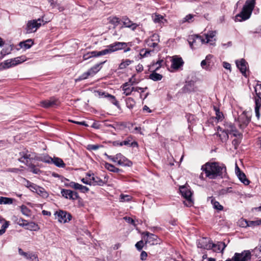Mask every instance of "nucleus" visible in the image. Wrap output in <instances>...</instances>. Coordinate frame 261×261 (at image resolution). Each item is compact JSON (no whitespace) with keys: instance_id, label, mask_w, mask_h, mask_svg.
<instances>
[{"instance_id":"1","label":"nucleus","mask_w":261,"mask_h":261,"mask_svg":"<svg viewBox=\"0 0 261 261\" xmlns=\"http://www.w3.org/2000/svg\"><path fill=\"white\" fill-rule=\"evenodd\" d=\"M201 170L204 172L205 176L210 179L223 178L226 173V167L223 164L220 165L216 162L206 163L202 166Z\"/></svg>"},{"instance_id":"2","label":"nucleus","mask_w":261,"mask_h":261,"mask_svg":"<svg viewBox=\"0 0 261 261\" xmlns=\"http://www.w3.org/2000/svg\"><path fill=\"white\" fill-rule=\"evenodd\" d=\"M256 0H247L241 12L235 16V21H242L248 19L255 7Z\"/></svg>"},{"instance_id":"3","label":"nucleus","mask_w":261,"mask_h":261,"mask_svg":"<svg viewBox=\"0 0 261 261\" xmlns=\"http://www.w3.org/2000/svg\"><path fill=\"white\" fill-rule=\"evenodd\" d=\"M49 21L50 20L48 19L44 20V16L38 19L29 21L25 28L26 33L30 34L35 32L37 29L41 26L42 23L43 24H44Z\"/></svg>"},{"instance_id":"4","label":"nucleus","mask_w":261,"mask_h":261,"mask_svg":"<svg viewBox=\"0 0 261 261\" xmlns=\"http://www.w3.org/2000/svg\"><path fill=\"white\" fill-rule=\"evenodd\" d=\"M204 38L198 35H193L189 36L188 39L189 45L193 50L200 47L201 45L205 43Z\"/></svg>"},{"instance_id":"5","label":"nucleus","mask_w":261,"mask_h":261,"mask_svg":"<svg viewBox=\"0 0 261 261\" xmlns=\"http://www.w3.org/2000/svg\"><path fill=\"white\" fill-rule=\"evenodd\" d=\"M251 121V116L246 111L243 112L238 117V122L240 129L245 128Z\"/></svg>"},{"instance_id":"6","label":"nucleus","mask_w":261,"mask_h":261,"mask_svg":"<svg viewBox=\"0 0 261 261\" xmlns=\"http://www.w3.org/2000/svg\"><path fill=\"white\" fill-rule=\"evenodd\" d=\"M21 157L18 159L19 161L24 163L26 165L30 164L29 162L35 159V154L28 150H23L19 153Z\"/></svg>"},{"instance_id":"7","label":"nucleus","mask_w":261,"mask_h":261,"mask_svg":"<svg viewBox=\"0 0 261 261\" xmlns=\"http://www.w3.org/2000/svg\"><path fill=\"white\" fill-rule=\"evenodd\" d=\"M121 88L123 90V94L125 96L130 95L133 91L138 92V89H142V92H144L147 87L141 88L139 87H134L130 86L129 83H125L121 86Z\"/></svg>"},{"instance_id":"8","label":"nucleus","mask_w":261,"mask_h":261,"mask_svg":"<svg viewBox=\"0 0 261 261\" xmlns=\"http://www.w3.org/2000/svg\"><path fill=\"white\" fill-rule=\"evenodd\" d=\"M251 258V252L249 250H245L241 253H235L233 256V261H250Z\"/></svg>"},{"instance_id":"9","label":"nucleus","mask_w":261,"mask_h":261,"mask_svg":"<svg viewBox=\"0 0 261 261\" xmlns=\"http://www.w3.org/2000/svg\"><path fill=\"white\" fill-rule=\"evenodd\" d=\"M180 192L182 196L187 200V203L186 205L190 206L192 205V192L191 191L185 186H181L179 188Z\"/></svg>"},{"instance_id":"10","label":"nucleus","mask_w":261,"mask_h":261,"mask_svg":"<svg viewBox=\"0 0 261 261\" xmlns=\"http://www.w3.org/2000/svg\"><path fill=\"white\" fill-rule=\"evenodd\" d=\"M145 237L144 240L145 244L148 243L151 245H154L160 244L161 243V240L158 237L153 233H151L149 232H146L145 233Z\"/></svg>"},{"instance_id":"11","label":"nucleus","mask_w":261,"mask_h":261,"mask_svg":"<svg viewBox=\"0 0 261 261\" xmlns=\"http://www.w3.org/2000/svg\"><path fill=\"white\" fill-rule=\"evenodd\" d=\"M55 215H57V218L61 223L67 222L71 219V216L69 213L61 210L56 212Z\"/></svg>"},{"instance_id":"12","label":"nucleus","mask_w":261,"mask_h":261,"mask_svg":"<svg viewBox=\"0 0 261 261\" xmlns=\"http://www.w3.org/2000/svg\"><path fill=\"white\" fill-rule=\"evenodd\" d=\"M197 245L198 248L210 250L213 248L214 245L206 238H202L197 242Z\"/></svg>"},{"instance_id":"13","label":"nucleus","mask_w":261,"mask_h":261,"mask_svg":"<svg viewBox=\"0 0 261 261\" xmlns=\"http://www.w3.org/2000/svg\"><path fill=\"white\" fill-rule=\"evenodd\" d=\"M223 130L229 134H232L234 137L239 136L241 135L236 126L231 122H226L224 124V129Z\"/></svg>"},{"instance_id":"14","label":"nucleus","mask_w":261,"mask_h":261,"mask_svg":"<svg viewBox=\"0 0 261 261\" xmlns=\"http://www.w3.org/2000/svg\"><path fill=\"white\" fill-rule=\"evenodd\" d=\"M61 193L63 197L65 198H69L72 200H76L79 198L78 193L76 192L72 191L70 190L62 189Z\"/></svg>"},{"instance_id":"15","label":"nucleus","mask_w":261,"mask_h":261,"mask_svg":"<svg viewBox=\"0 0 261 261\" xmlns=\"http://www.w3.org/2000/svg\"><path fill=\"white\" fill-rule=\"evenodd\" d=\"M116 159L117 160V164L119 165L122 166L130 167L133 165V163L127 159L126 157L123 156L121 153H117L116 154Z\"/></svg>"},{"instance_id":"16","label":"nucleus","mask_w":261,"mask_h":261,"mask_svg":"<svg viewBox=\"0 0 261 261\" xmlns=\"http://www.w3.org/2000/svg\"><path fill=\"white\" fill-rule=\"evenodd\" d=\"M25 61L24 57H18L11 60H7L5 61L4 65L7 68H9L12 66L16 65Z\"/></svg>"},{"instance_id":"17","label":"nucleus","mask_w":261,"mask_h":261,"mask_svg":"<svg viewBox=\"0 0 261 261\" xmlns=\"http://www.w3.org/2000/svg\"><path fill=\"white\" fill-rule=\"evenodd\" d=\"M121 21L126 28L130 29L132 31H135L139 25L136 23L133 22L127 17L123 16L121 19Z\"/></svg>"},{"instance_id":"18","label":"nucleus","mask_w":261,"mask_h":261,"mask_svg":"<svg viewBox=\"0 0 261 261\" xmlns=\"http://www.w3.org/2000/svg\"><path fill=\"white\" fill-rule=\"evenodd\" d=\"M58 105V100L55 97H51L49 99L42 101L41 105L42 107L48 108Z\"/></svg>"},{"instance_id":"19","label":"nucleus","mask_w":261,"mask_h":261,"mask_svg":"<svg viewBox=\"0 0 261 261\" xmlns=\"http://www.w3.org/2000/svg\"><path fill=\"white\" fill-rule=\"evenodd\" d=\"M237 67L239 69L241 73L246 75V72L247 69L248 64L244 59L240 60H237L236 62Z\"/></svg>"},{"instance_id":"20","label":"nucleus","mask_w":261,"mask_h":261,"mask_svg":"<svg viewBox=\"0 0 261 261\" xmlns=\"http://www.w3.org/2000/svg\"><path fill=\"white\" fill-rule=\"evenodd\" d=\"M65 186L71 187L76 190H80L83 193L87 192L89 190V189L88 187L73 181L70 182L69 184H66Z\"/></svg>"},{"instance_id":"21","label":"nucleus","mask_w":261,"mask_h":261,"mask_svg":"<svg viewBox=\"0 0 261 261\" xmlns=\"http://www.w3.org/2000/svg\"><path fill=\"white\" fill-rule=\"evenodd\" d=\"M91 185L102 186L107 184V180L103 181L100 177L92 174V176L90 178Z\"/></svg>"},{"instance_id":"22","label":"nucleus","mask_w":261,"mask_h":261,"mask_svg":"<svg viewBox=\"0 0 261 261\" xmlns=\"http://www.w3.org/2000/svg\"><path fill=\"white\" fill-rule=\"evenodd\" d=\"M103 55V50L101 51H92L85 54L83 56V59L84 60H86L92 57H97Z\"/></svg>"},{"instance_id":"23","label":"nucleus","mask_w":261,"mask_h":261,"mask_svg":"<svg viewBox=\"0 0 261 261\" xmlns=\"http://www.w3.org/2000/svg\"><path fill=\"white\" fill-rule=\"evenodd\" d=\"M213 58V56L211 55H208L206 56L205 59L203 60L201 62V66L204 69L206 70H211V59Z\"/></svg>"},{"instance_id":"24","label":"nucleus","mask_w":261,"mask_h":261,"mask_svg":"<svg viewBox=\"0 0 261 261\" xmlns=\"http://www.w3.org/2000/svg\"><path fill=\"white\" fill-rule=\"evenodd\" d=\"M106 61L100 62L97 64L89 69L88 71L91 77L93 76L96 73H97L101 68V65L103 64Z\"/></svg>"},{"instance_id":"25","label":"nucleus","mask_w":261,"mask_h":261,"mask_svg":"<svg viewBox=\"0 0 261 261\" xmlns=\"http://www.w3.org/2000/svg\"><path fill=\"white\" fill-rule=\"evenodd\" d=\"M212 245H214V246H213V248L212 249H213L215 252H222L226 247L225 243L222 242H219L217 244L212 243Z\"/></svg>"},{"instance_id":"26","label":"nucleus","mask_w":261,"mask_h":261,"mask_svg":"<svg viewBox=\"0 0 261 261\" xmlns=\"http://www.w3.org/2000/svg\"><path fill=\"white\" fill-rule=\"evenodd\" d=\"M184 64L181 58H173L172 60L171 67L175 69H178Z\"/></svg>"},{"instance_id":"27","label":"nucleus","mask_w":261,"mask_h":261,"mask_svg":"<svg viewBox=\"0 0 261 261\" xmlns=\"http://www.w3.org/2000/svg\"><path fill=\"white\" fill-rule=\"evenodd\" d=\"M132 140V137L131 136H129L128 137H127V138L125 140L120 142L119 146H122L123 145H126V146H132V147L138 146V143L137 142L134 141V142L130 143Z\"/></svg>"},{"instance_id":"28","label":"nucleus","mask_w":261,"mask_h":261,"mask_svg":"<svg viewBox=\"0 0 261 261\" xmlns=\"http://www.w3.org/2000/svg\"><path fill=\"white\" fill-rule=\"evenodd\" d=\"M51 162L54 164L56 166L60 168H64L65 167V164L63 161L59 158H50Z\"/></svg>"},{"instance_id":"29","label":"nucleus","mask_w":261,"mask_h":261,"mask_svg":"<svg viewBox=\"0 0 261 261\" xmlns=\"http://www.w3.org/2000/svg\"><path fill=\"white\" fill-rule=\"evenodd\" d=\"M33 44L34 42L33 40L29 39L24 41L20 42L19 46L21 48L29 49L33 45Z\"/></svg>"},{"instance_id":"30","label":"nucleus","mask_w":261,"mask_h":261,"mask_svg":"<svg viewBox=\"0 0 261 261\" xmlns=\"http://www.w3.org/2000/svg\"><path fill=\"white\" fill-rule=\"evenodd\" d=\"M25 229L31 230V231H38L39 230L40 228L37 224L34 222H28L27 224V226L25 227Z\"/></svg>"},{"instance_id":"31","label":"nucleus","mask_w":261,"mask_h":261,"mask_svg":"<svg viewBox=\"0 0 261 261\" xmlns=\"http://www.w3.org/2000/svg\"><path fill=\"white\" fill-rule=\"evenodd\" d=\"M216 34V31H210L208 33L205 34V43H211L212 39L215 36Z\"/></svg>"},{"instance_id":"32","label":"nucleus","mask_w":261,"mask_h":261,"mask_svg":"<svg viewBox=\"0 0 261 261\" xmlns=\"http://www.w3.org/2000/svg\"><path fill=\"white\" fill-rule=\"evenodd\" d=\"M210 199H211V203L213 205V207L215 209L219 210V211H222L223 209V206L220 204V203L215 200V198L213 197H209Z\"/></svg>"},{"instance_id":"33","label":"nucleus","mask_w":261,"mask_h":261,"mask_svg":"<svg viewBox=\"0 0 261 261\" xmlns=\"http://www.w3.org/2000/svg\"><path fill=\"white\" fill-rule=\"evenodd\" d=\"M104 166L106 169L113 172L118 173L120 171L119 168L115 167L113 165L108 163H105Z\"/></svg>"},{"instance_id":"34","label":"nucleus","mask_w":261,"mask_h":261,"mask_svg":"<svg viewBox=\"0 0 261 261\" xmlns=\"http://www.w3.org/2000/svg\"><path fill=\"white\" fill-rule=\"evenodd\" d=\"M125 101L126 106L129 109H133L136 105V101L132 97L126 98Z\"/></svg>"},{"instance_id":"35","label":"nucleus","mask_w":261,"mask_h":261,"mask_svg":"<svg viewBox=\"0 0 261 261\" xmlns=\"http://www.w3.org/2000/svg\"><path fill=\"white\" fill-rule=\"evenodd\" d=\"M163 76L158 73L155 72V71H153L150 75L149 79L154 81H159L162 80Z\"/></svg>"},{"instance_id":"36","label":"nucleus","mask_w":261,"mask_h":261,"mask_svg":"<svg viewBox=\"0 0 261 261\" xmlns=\"http://www.w3.org/2000/svg\"><path fill=\"white\" fill-rule=\"evenodd\" d=\"M237 175L240 181L245 185H248L249 184V180L246 178V175L243 172H241Z\"/></svg>"},{"instance_id":"37","label":"nucleus","mask_w":261,"mask_h":261,"mask_svg":"<svg viewBox=\"0 0 261 261\" xmlns=\"http://www.w3.org/2000/svg\"><path fill=\"white\" fill-rule=\"evenodd\" d=\"M115 46L114 43L108 45L107 48L103 50L104 55L117 51L116 48Z\"/></svg>"},{"instance_id":"38","label":"nucleus","mask_w":261,"mask_h":261,"mask_svg":"<svg viewBox=\"0 0 261 261\" xmlns=\"http://www.w3.org/2000/svg\"><path fill=\"white\" fill-rule=\"evenodd\" d=\"M36 193H37L39 195L42 197L43 198H47L48 196V194L45 190V189L39 186L36 190Z\"/></svg>"},{"instance_id":"39","label":"nucleus","mask_w":261,"mask_h":261,"mask_svg":"<svg viewBox=\"0 0 261 261\" xmlns=\"http://www.w3.org/2000/svg\"><path fill=\"white\" fill-rule=\"evenodd\" d=\"M21 212L23 215L27 217H30L31 215V211L25 205H22L20 206Z\"/></svg>"},{"instance_id":"40","label":"nucleus","mask_w":261,"mask_h":261,"mask_svg":"<svg viewBox=\"0 0 261 261\" xmlns=\"http://www.w3.org/2000/svg\"><path fill=\"white\" fill-rule=\"evenodd\" d=\"M120 20H121L119 18L116 16L110 17L109 18V22L113 24L115 27L117 26L119 24V23L120 22Z\"/></svg>"},{"instance_id":"41","label":"nucleus","mask_w":261,"mask_h":261,"mask_svg":"<svg viewBox=\"0 0 261 261\" xmlns=\"http://www.w3.org/2000/svg\"><path fill=\"white\" fill-rule=\"evenodd\" d=\"M25 254L26 255L24 256V257L25 258L29 259L31 261H38L37 256L35 254L30 252H27Z\"/></svg>"},{"instance_id":"42","label":"nucleus","mask_w":261,"mask_h":261,"mask_svg":"<svg viewBox=\"0 0 261 261\" xmlns=\"http://www.w3.org/2000/svg\"><path fill=\"white\" fill-rule=\"evenodd\" d=\"M220 131H222L221 134H219V137L222 141H226L228 139V135L227 132H226L224 130H222V128H219Z\"/></svg>"},{"instance_id":"43","label":"nucleus","mask_w":261,"mask_h":261,"mask_svg":"<svg viewBox=\"0 0 261 261\" xmlns=\"http://www.w3.org/2000/svg\"><path fill=\"white\" fill-rule=\"evenodd\" d=\"M133 62V61L127 59L125 60H123L119 65V68L122 69L126 68L127 66L129 65L132 63Z\"/></svg>"},{"instance_id":"44","label":"nucleus","mask_w":261,"mask_h":261,"mask_svg":"<svg viewBox=\"0 0 261 261\" xmlns=\"http://www.w3.org/2000/svg\"><path fill=\"white\" fill-rule=\"evenodd\" d=\"M107 97L109 98L110 102L114 105L115 106H117V107H119V104L118 101L116 100L115 97L113 95H112L109 94H107Z\"/></svg>"},{"instance_id":"45","label":"nucleus","mask_w":261,"mask_h":261,"mask_svg":"<svg viewBox=\"0 0 261 261\" xmlns=\"http://www.w3.org/2000/svg\"><path fill=\"white\" fill-rule=\"evenodd\" d=\"M214 110L216 112V118L218 120H222L223 117V115L222 112L219 110V109L216 106H214Z\"/></svg>"},{"instance_id":"46","label":"nucleus","mask_w":261,"mask_h":261,"mask_svg":"<svg viewBox=\"0 0 261 261\" xmlns=\"http://www.w3.org/2000/svg\"><path fill=\"white\" fill-rule=\"evenodd\" d=\"M30 168V171L34 174H39L41 171L38 168H36L35 165L30 163L27 165Z\"/></svg>"},{"instance_id":"47","label":"nucleus","mask_w":261,"mask_h":261,"mask_svg":"<svg viewBox=\"0 0 261 261\" xmlns=\"http://www.w3.org/2000/svg\"><path fill=\"white\" fill-rule=\"evenodd\" d=\"M114 44L117 50L122 49L127 46V44L125 42H115Z\"/></svg>"},{"instance_id":"48","label":"nucleus","mask_w":261,"mask_h":261,"mask_svg":"<svg viewBox=\"0 0 261 261\" xmlns=\"http://www.w3.org/2000/svg\"><path fill=\"white\" fill-rule=\"evenodd\" d=\"M254 88L256 96L261 99V84H257Z\"/></svg>"},{"instance_id":"49","label":"nucleus","mask_w":261,"mask_h":261,"mask_svg":"<svg viewBox=\"0 0 261 261\" xmlns=\"http://www.w3.org/2000/svg\"><path fill=\"white\" fill-rule=\"evenodd\" d=\"M89 76H90L89 73L87 71L81 74L77 79L75 80L76 81H81L84 80H86L88 79Z\"/></svg>"},{"instance_id":"50","label":"nucleus","mask_w":261,"mask_h":261,"mask_svg":"<svg viewBox=\"0 0 261 261\" xmlns=\"http://www.w3.org/2000/svg\"><path fill=\"white\" fill-rule=\"evenodd\" d=\"M131 199L132 197L128 195L121 194L120 196V201L121 202L129 201Z\"/></svg>"},{"instance_id":"51","label":"nucleus","mask_w":261,"mask_h":261,"mask_svg":"<svg viewBox=\"0 0 261 261\" xmlns=\"http://www.w3.org/2000/svg\"><path fill=\"white\" fill-rule=\"evenodd\" d=\"M196 15H193V14H188L187 16L184 17L183 22H191L193 21V18L194 16Z\"/></svg>"},{"instance_id":"52","label":"nucleus","mask_w":261,"mask_h":261,"mask_svg":"<svg viewBox=\"0 0 261 261\" xmlns=\"http://www.w3.org/2000/svg\"><path fill=\"white\" fill-rule=\"evenodd\" d=\"M144 246V243L142 240L138 242L135 245L136 248L139 251H141L142 249V248H143Z\"/></svg>"},{"instance_id":"53","label":"nucleus","mask_w":261,"mask_h":261,"mask_svg":"<svg viewBox=\"0 0 261 261\" xmlns=\"http://www.w3.org/2000/svg\"><path fill=\"white\" fill-rule=\"evenodd\" d=\"M13 203V199L9 197H3V204H10Z\"/></svg>"},{"instance_id":"54","label":"nucleus","mask_w":261,"mask_h":261,"mask_svg":"<svg viewBox=\"0 0 261 261\" xmlns=\"http://www.w3.org/2000/svg\"><path fill=\"white\" fill-rule=\"evenodd\" d=\"M232 192V188L231 187H228L225 189H223L221 190L220 193L222 195L226 194L228 193H231Z\"/></svg>"},{"instance_id":"55","label":"nucleus","mask_w":261,"mask_h":261,"mask_svg":"<svg viewBox=\"0 0 261 261\" xmlns=\"http://www.w3.org/2000/svg\"><path fill=\"white\" fill-rule=\"evenodd\" d=\"M28 223V221L23 219H19L18 220V224L19 225L22 227H27V224Z\"/></svg>"},{"instance_id":"56","label":"nucleus","mask_w":261,"mask_h":261,"mask_svg":"<svg viewBox=\"0 0 261 261\" xmlns=\"http://www.w3.org/2000/svg\"><path fill=\"white\" fill-rule=\"evenodd\" d=\"M149 40L152 42L153 41L158 43L160 41L159 36L158 34H154L152 35Z\"/></svg>"},{"instance_id":"57","label":"nucleus","mask_w":261,"mask_h":261,"mask_svg":"<svg viewBox=\"0 0 261 261\" xmlns=\"http://www.w3.org/2000/svg\"><path fill=\"white\" fill-rule=\"evenodd\" d=\"M164 62L163 60H160L157 61L155 64H153V65L156 66V67L155 68V71H156L160 68L162 66V63Z\"/></svg>"},{"instance_id":"58","label":"nucleus","mask_w":261,"mask_h":261,"mask_svg":"<svg viewBox=\"0 0 261 261\" xmlns=\"http://www.w3.org/2000/svg\"><path fill=\"white\" fill-rule=\"evenodd\" d=\"M240 226L242 227H246L248 226V221L245 219H242L240 221Z\"/></svg>"},{"instance_id":"59","label":"nucleus","mask_w":261,"mask_h":261,"mask_svg":"<svg viewBox=\"0 0 261 261\" xmlns=\"http://www.w3.org/2000/svg\"><path fill=\"white\" fill-rule=\"evenodd\" d=\"M100 146L98 145H89L87 149L89 150H95L99 148Z\"/></svg>"},{"instance_id":"60","label":"nucleus","mask_w":261,"mask_h":261,"mask_svg":"<svg viewBox=\"0 0 261 261\" xmlns=\"http://www.w3.org/2000/svg\"><path fill=\"white\" fill-rule=\"evenodd\" d=\"M150 52L151 50L142 49L141 51L140 54L142 57H147L149 54H150Z\"/></svg>"},{"instance_id":"61","label":"nucleus","mask_w":261,"mask_h":261,"mask_svg":"<svg viewBox=\"0 0 261 261\" xmlns=\"http://www.w3.org/2000/svg\"><path fill=\"white\" fill-rule=\"evenodd\" d=\"M147 43L149 46L153 47V48H155L158 45V42H153V41L152 42L150 40H148V41H147Z\"/></svg>"},{"instance_id":"62","label":"nucleus","mask_w":261,"mask_h":261,"mask_svg":"<svg viewBox=\"0 0 261 261\" xmlns=\"http://www.w3.org/2000/svg\"><path fill=\"white\" fill-rule=\"evenodd\" d=\"M261 107V99L260 98L255 99V109H259Z\"/></svg>"},{"instance_id":"63","label":"nucleus","mask_w":261,"mask_h":261,"mask_svg":"<svg viewBox=\"0 0 261 261\" xmlns=\"http://www.w3.org/2000/svg\"><path fill=\"white\" fill-rule=\"evenodd\" d=\"M104 155L105 156H106L108 159H109V160H111L112 162H117L118 159H116V155L115 156H112L111 155H108L107 153H105L104 154Z\"/></svg>"},{"instance_id":"64","label":"nucleus","mask_w":261,"mask_h":261,"mask_svg":"<svg viewBox=\"0 0 261 261\" xmlns=\"http://www.w3.org/2000/svg\"><path fill=\"white\" fill-rule=\"evenodd\" d=\"M38 187H39V186H37V185H36L34 183H32V184L31 185H30L29 189L33 192H36V191L37 190V189L38 188Z\"/></svg>"}]
</instances>
